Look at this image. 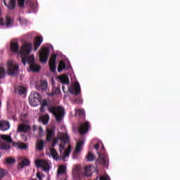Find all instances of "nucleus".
<instances>
[{"label":"nucleus","mask_w":180,"mask_h":180,"mask_svg":"<svg viewBox=\"0 0 180 180\" xmlns=\"http://www.w3.org/2000/svg\"><path fill=\"white\" fill-rule=\"evenodd\" d=\"M59 143V151L63 153V150H65V146L70 144V136L67 133L63 134L60 137L53 139L52 143V148L49 149L50 154L53 157V160H58V154H57V150L54 147Z\"/></svg>","instance_id":"f257e3e1"},{"label":"nucleus","mask_w":180,"mask_h":180,"mask_svg":"<svg viewBox=\"0 0 180 180\" xmlns=\"http://www.w3.org/2000/svg\"><path fill=\"white\" fill-rule=\"evenodd\" d=\"M33 48V45L30 42L24 43L22 46L18 54L20 55L22 58V63L24 65H26L27 63L30 65L32 64H34V56H30V53H32V49Z\"/></svg>","instance_id":"f03ea898"},{"label":"nucleus","mask_w":180,"mask_h":180,"mask_svg":"<svg viewBox=\"0 0 180 180\" xmlns=\"http://www.w3.org/2000/svg\"><path fill=\"white\" fill-rule=\"evenodd\" d=\"M48 110L49 113L53 115L57 122H60L61 119L64 117V115H65L64 107L61 105H50L48 107Z\"/></svg>","instance_id":"7ed1b4c3"},{"label":"nucleus","mask_w":180,"mask_h":180,"mask_svg":"<svg viewBox=\"0 0 180 180\" xmlns=\"http://www.w3.org/2000/svg\"><path fill=\"white\" fill-rule=\"evenodd\" d=\"M101 151V153H98V158L96 160V164L97 165L100 164L101 165H103V167L108 168V166L109 165V156L108 154L105 153V146H103V144H102Z\"/></svg>","instance_id":"20e7f679"},{"label":"nucleus","mask_w":180,"mask_h":180,"mask_svg":"<svg viewBox=\"0 0 180 180\" xmlns=\"http://www.w3.org/2000/svg\"><path fill=\"white\" fill-rule=\"evenodd\" d=\"M29 101L31 106H39L41 103V96L39 93L34 92L30 94Z\"/></svg>","instance_id":"39448f33"},{"label":"nucleus","mask_w":180,"mask_h":180,"mask_svg":"<svg viewBox=\"0 0 180 180\" xmlns=\"http://www.w3.org/2000/svg\"><path fill=\"white\" fill-rule=\"evenodd\" d=\"M50 56V49L47 47L41 48L39 50V61L44 64L47 63Z\"/></svg>","instance_id":"423d86ee"},{"label":"nucleus","mask_w":180,"mask_h":180,"mask_svg":"<svg viewBox=\"0 0 180 180\" xmlns=\"http://www.w3.org/2000/svg\"><path fill=\"white\" fill-rule=\"evenodd\" d=\"M8 75L15 77L19 74V66L14 65L12 62H8Z\"/></svg>","instance_id":"0eeeda50"},{"label":"nucleus","mask_w":180,"mask_h":180,"mask_svg":"<svg viewBox=\"0 0 180 180\" xmlns=\"http://www.w3.org/2000/svg\"><path fill=\"white\" fill-rule=\"evenodd\" d=\"M37 168H42L43 171H50V165L46 160L38 159L35 161Z\"/></svg>","instance_id":"6e6552de"},{"label":"nucleus","mask_w":180,"mask_h":180,"mask_svg":"<svg viewBox=\"0 0 180 180\" xmlns=\"http://www.w3.org/2000/svg\"><path fill=\"white\" fill-rule=\"evenodd\" d=\"M89 127H91L89 122L85 121L84 122L81 123L78 128L79 134L84 135L86 134V133H88V131H89Z\"/></svg>","instance_id":"1a4fd4ad"},{"label":"nucleus","mask_w":180,"mask_h":180,"mask_svg":"<svg viewBox=\"0 0 180 180\" xmlns=\"http://www.w3.org/2000/svg\"><path fill=\"white\" fill-rule=\"evenodd\" d=\"M49 67L51 72H56V70H57V55H51L49 59Z\"/></svg>","instance_id":"9d476101"},{"label":"nucleus","mask_w":180,"mask_h":180,"mask_svg":"<svg viewBox=\"0 0 180 180\" xmlns=\"http://www.w3.org/2000/svg\"><path fill=\"white\" fill-rule=\"evenodd\" d=\"M69 91L72 95L75 94L76 96L79 95V94H81V86L79 85V83L76 82L73 87L70 88Z\"/></svg>","instance_id":"9b49d317"},{"label":"nucleus","mask_w":180,"mask_h":180,"mask_svg":"<svg viewBox=\"0 0 180 180\" xmlns=\"http://www.w3.org/2000/svg\"><path fill=\"white\" fill-rule=\"evenodd\" d=\"M31 129L32 128L30 127L29 124L22 123L18 125L17 131L18 133H27L28 131H30V130H31Z\"/></svg>","instance_id":"f8f14e48"},{"label":"nucleus","mask_w":180,"mask_h":180,"mask_svg":"<svg viewBox=\"0 0 180 180\" xmlns=\"http://www.w3.org/2000/svg\"><path fill=\"white\" fill-rule=\"evenodd\" d=\"M41 43H43V37L38 36L34 39V51H37L40 46H41Z\"/></svg>","instance_id":"ddd939ff"},{"label":"nucleus","mask_w":180,"mask_h":180,"mask_svg":"<svg viewBox=\"0 0 180 180\" xmlns=\"http://www.w3.org/2000/svg\"><path fill=\"white\" fill-rule=\"evenodd\" d=\"M4 5L8 8V9H10L11 11H13L15 8L16 7V0H4Z\"/></svg>","instance_id":"4468645a"},{"label":"nucleus","mask_w":180,"mask_h":180,"mask_svg":"<svg viewBox=\"0 0 180 180\" xmlns=\"http://www.w3.org/2000/svg\"><path fill=\"white\" fill-rule=\"evenodd\" d=\"M11 127V124L8 121L1 120L0 121V130L2 131H6V130H9Z\"/></svg>","instance_id":"2eb2a0df"},{"label":"nucleus","mask_w":180,"mask_h":180,"mask_svg":"<svg viewBox=\"0 0 180 180\" xmlns=\"http://www.w3.org/2000/svg\"><path fill=\"white\" fill-rule=\"evenodd\" d=\"M56 136V131L53 129L49 128L46 129V141H51V139Z\"/></svg>","instance_id":"dca6fc26"},{"label":"nucleus","mask_w":180,"mask_h":180,"mask_svg":"<svg viewBox=\"0 0 180 180\" xmlns=\"http://www.w3.org/2000/svg\"><path fill=\"white\" fill-rule=\"evenodd\" d=\"M35 148L37 151H43L44 150V141L43 139L37 141Z\"/></svg>","instance_id":"f3484780"},{"label":"nucleus","mask_w":180,"mask_h":180,"mask_svg":"<svg viewBox=\"0 0 180 180\" xmlns=\"http://www.w3.org/2000/svg\"><path fill=\"white\" fill-rule=\"evenodd\" d=\"M83 147H84V141H80L77 142L76 144L75 150L74 151V155H75V154H79V153L82 151Z\"/></svg>","instance_id":"a211bd4d"},{"label":"nucleus","mask_w":180,"mask_h":180,"mask_svg":"<svg viewBox=\"0 0 180 180\" xmlns=\"http://www.w3.org/2000/svg\"><path fill=\"white\" fill-rule=\"evenodd\" d=\"M15 92L18 95H25L26 94V88L23 86H15Z\"/></svg>","instance_id":"6ab92c4d"},{"label":"nucleus","mask_w":180,"mask_h":180,"mask_svg":"<svg viewBox=\"0 0 180 180\" xmlns=\"http://www.w3.org/2000/svg\"><path fill=\"white\" fill-rule=\"evenodd\" d=\"M71 150H72L71 145L68 144V149L65 150V153L62 152L60 153L62 160L67 158V157H68V155H70V154L71 153Z\"/></svg>","instance_id":"aec40b11"},{"label":"nucleus","mask_w":180,"mask_h":180,"mask_svg":"<svg viewBox=\"0 0 180 180\" xmlns=\"http://www.w3.org/2000/svg\"><path fill=\"white\" fill-rule=\"evenodd\" d=\"M11 50L12 53H19V44H18V42H12L11 44Z\"/></svg>","instance_id":"412c9836"},{"label":"nucleus","mask_w":180,"mask_h":180,"mask_svg":"<svg viewBox=\"0 0 180 180\" xmlns=\"http://www.w3.org/2000/svg\"><path fill=\"white\" fill-rule=\"evenodd\" d=\"M30 68L31 71H33V72H39L41 69V67L37 64L33 63L30 65Z\"/></svg>","instance_id":"4be33fe9"},{"label":"nucleus","mask_w":180,"mask_h":180,"mask_svg":"<svg viewBox=\"0 0 180 180\" xmlns=\"http://www.w3.org/2000/svg\"><path fill=\"white\" fill-rule=\"evenodd\" d=\"M29 165H30V160L28 159H23L22 162L18 165V168H25V167Z\"/></svg>","instance_id":"5701e85b"},{"label":"nucleus","mask_w":180,"mask_h":180,"mask_svg":"<svg viewBox=\"0 0 180 180\" xmlns=\"http://www.w3.org/2000/svg\"><path fill=\"white\" fill-rule=\"evenodd\" d=\"M91 168H92V165H88L84 167V176H91Z\"/></svg>","instance_id":"b1692460"},{"label":"nucleus","mask_w":180,"mask_h":180,"mask_svg":"<svg viewBox=\"0 0 180 180\" xmlns=\"http://www.w3.org/2000/svg\"><path fill=\"white\" fill-rule=\"evenodd\" d=\"M66 67L67 66L65 65V62H64V60H61L60 62H59V64L58 66V72H61V71H63V70H65Z\"/></svg>","instance_id":"393cba45"},{"label":"nucleus","mask_w":180,"mask_h":180,"mask_svg":"<svg viewBox=\"0 0 180 180\" xmlns=\"http://www.w3.org/2000/svg\"><path fill=\"white\" fill-rule=\"evenodd\" d=\"M60 81L62 84H65V85L70 84V79H68V77L66 75L60 77Z\"/></svg>","instance_id":"a878e982"},{"label":"nucleus","mask_w":180,"mask_h":180,"mask_svg":"<svg viewBox=\"0 0 180 180\" xmlns=\"http://www.w3.org/2000/svg\"><path fill=\"white\" fill-rule=\"evenodd\" d=\"M9 148H11V145L5 142L0 143V150H9Z\"/></svg>","instance_id":"bb28decb"},{"label":"nucleus","mask_w":180,"mask_h":180,"mask_svg":"<svg viewBox=\"0 0 180 180\" xmlns=\"http://www.w3.org/2000/svg\"><path fill=\"white\" fill-rule=\"evenodd\" d=\"M66 168L67 167L64 165L59 166L58 169V175H61V174H65Z\"/></svg>","instance_id":"cd10ccee"},{"label":"nucleus","mask_w":180,"mask_h":180,"mask_svg":"<svg viewBox=\"0 0 180 180\" xmlns=\"http://www.w3.org/2000/svg\"><path fill=\"white\" fill-rule=\"evenodd\" d=\"M1 139L2 140H4V141H7V143H12V138L11 137V136L2 135Z\"/></svg>","instance_id":"c85d7f7f"},{"label":"nucleus","mask_w":180,"mask_h":180,"mask_svg":"<svg viewBox=\"0 0 180 180\" xmlns=\"http://www.w3.org/2000/svg\"><path fill=\"white\" fill-rule=\"evenodd\" d=\"M86 158L88 161H94L95 160V155L92 152H89Z\"/></svg>","instance_id":"c756f323"},{"label":"nucleus","mask_w":180,"mask_h":180,"mask_svg":"<svg viewBox=\"0 0 180 180\" xmlns=\"http://www.w3.org/2000/svg\"><path fill=\"white\" fill-rule=\"evenodd\" d=\"M5 78V68L0 67V79Z\"/></svg>","instance_id":"7c9ffc66"},{"label":"nucleus","mask_w":180,"mask_h":180,"mask_svg":"<svg viewBox=\"0 0 180 180\" xmlns=\"http://www.w3.org/2000/svg\"><path fill=\"white\" fill-rule=\"evenodd\" d=\"M12 23V18L9 15L6 16V26H9Z\"/></svg>","instance_id":"2f4dec72"},{"label":"nucleus","mask_w":180,"mask_h":180,"mask_svg":"<svg viewBox=\"0 0 180 180\" xmlns=\"http://www.w3.org/2000/svg\"><path fill=\"white\" fill-rule=\"evenodd\" d=\"M15 161V159L12 158H6V164H8V165L13 164Z\"/></svg>","instance_id":"473e14b6"},{"label":"nucleus","mask_w":180,"mask_h":180,"mask_svg":"<svg viewBox=\"0 0 180 180\" xmlns=\"http://www.w3.org/2000/svg\"><path fill=\"white\" fill-rule=\"evenodd\" d=\"M40 88L43 90L47 89V82L46 81H43L41 82Z\"/></svg>","instance_id":"72a5a7b5"},{"label":"nucleus","mask_w":180,"mask_h":180,"mask_svg":"<svg viewBox=\"0 0 180 180\" xmlns=\"http://www.w3.org/2000/svg\"><path fill=\"white\" fill-rule=\"evenodd\" d=\"M17 2L19 8H23L25 6V0H17Z\"/></svg>","instance_id":"f704fd0d"},{"label":"nucleus","mask_w":180,"mask_h":180,"mask_svg":"<svg viewBox=\"0 0 180 180\" xmlns=\"http://www.w3.org/2000/svg\"><path fill=\"white\" fill-rule=\"evenodd\" d=\"M60 92H61V90H60V88L58 87H56L53 90V95H60Z\"/></svg>","instance_id":"c9c22d12"},{"label":"nucleus","mask_w":180,"mask_h":180,"mask_svg":"<svg viewBox=\"0 0 180 180\" xmlns=\"http://www.w3.org/2000/svg\"><path fill=\"white\" fill-rule=\"evenodd\" d=\"M28 147L29 146H27V143H20L19 145V148H20L21 150H27Z\"/></svg>","instance_id":"e433bc0d"},{"label":"nucleus","mask_w":180,"mask_h":180,"mask_svg":"<svg viewBox=\"0 0 180 180\" xmlns=\"http://www.w3.org/2000/svg\"><path fill=\"white\" fill-rule=\"evenodd\" d=\"M77 115H79V116H84L85 115V111L84 110H77L76 112Z\"/></svg>","instance_id":"4c0bfd02"},{"label":"nucleus","mask_w":180,"mask_h":180,"mask_svg":"<svg viewBox=\"0 0 180 180\" xmlns=\"http://www.w3.org/2000/svg\"><path fill=\"white\" fill-rule=\"evenodd\" d=\"M37 177L38 178V179L42 180L43 178L44 177V174L40 173V172H37Z\"/></svg>","instance_id":"58836bf2"},{"label":"nucleus","mask_w":180,"mask_h":180,"mask_svg":"<svg viewBox=\"0 0 180 180\" xmlns=\"http://www.w3.org/2000/svg\"><path fill=\"white\" fill-rule=\"evenodd\" d=\"M75 102H76V103H79V105H81L82 103V98H81V97H79L78 98H75Z\"/></svg>","instance_id":"ea45409f"},{"label":"nucleus","mask_w":180,"mask_h":180,"mask_svg":"<svg viewBox=\"0 0 180 180\" xmlns=\"http://www.w3.org/2000/svg\"><path fill=\"white\" fill-rule=\"evenodd\" d=\"M49 105V103H47V100H44L42 103H41V105L42 106H47Z\"/></svg>","instance_id":"a19ab883"},{"label":"nucleus","mask_w":180,"mask_h":180,"mask_svg":"<svg viewBox=\"0 0 180 180\" xmlns=\"http://www.w3.org/2000/svg\"><path fill=\"white\" fill-rule=\"evenodd\" d=\"M22 140H23L24 141H27V136L22 134Z\"/></svg>","instance_id":"79ce46f5"},{"label":"nucleus","mask_w":180,"mask_h":180,"mask_svg":"<svg viewBox=\"0 0 180 180\" xmlns=\"http://www.w3.org/2000/svg\"><path fill=\"white\" fill-rule=\"evenodd\" d=\"M108 179H109V177L108 176H102L100 177V180H108Z\"/></svg>","instance_id":"37998d69"},{"label":"nucleus","mask_w":180,"mask_h":180,"mask_svg":"<svg viewBox=\"0 0 180 180\" xmlns=\"http://www.w3.org/2000/svg\"><path fill=\"white\" fill-rule=\"evenodd\" d=\"M0 25L1 26H5V22H4V18H1V20H0Z\"/></svg>","instance_id":"c03bdc74"},{"label":"nucleus","mask_w":180,"mask_h":180,"mask_svg":"<svg viewBox=\"0 0 180 180\" xmlns=\"http://www.w3.org/2000/svg\"><path fill=\"white\" fill-rule=\"evenodd\" d=\"M94 148L97 150H99V143H96L94 145Z\"/></svg>","instance_id":"a18cd8bd"},{"label":"nucleus","mask_w":180,"mask_h":180,"mask_svg":"<svg viewBox=\"0 0 180 180\" xmlns=\"http://www.w3.org/2000/svg\"><path fill=\"white\" fill-rule=\"evenodd\" d=\"M39 134H41V133H43V127H39Z\"/></svg>","instance_id":"49530a36"},{"label":"nucleus","mask_w":180,"mask_h":180,"mask_svg":"<svg viewBox=\"0 0 180 180\" xmlns=\"http://www.w3.org/2000/svg\"><path fill=\"white\" fill-rule=\"evenodd\" d=\"M40 110H41V112H44V110H45L44 106L41 105Z\"/></svg>","instance_id":"de8ad7c7"},{"label":"nucleus","mask_w":180,"mask_h":180,"mask_svg":"<svg viewBox=\"0 0 180 180\" xmlns=\"http://www.w3.org/2000/svg\"><path fill=\"white\" fill-rule=\"evenodd\" d=\"M43 123H44V124H47L49 123V121H48V120H46V121H43Z\"/></svg>","instance_id":"09e8293b"},{"label":"nucleus","mask_w":180,"mask_h":180,"mask_svg":"<svg viewBox=\"0 0 180 180\" xmlns=\"http://www.w3.org/2000/svg\"><path fill=\"white\" fill-rule=\"evenodd\" d=\"M33 129H34V130H37V128L36 127V125L33 126Z\"/></svg>","instance_id":"8fccbe9b"},{"label":"nucleus","mask_w":180,"mask_h":180,"mask_svg":"<svg viewBox=\"0 0 180 180\" xmlns=\"http://www.w3.org/2000/svg\"><path fill=\"white\" fill-rule=\"evenodd\" d=\"M1 105H2V103L0 101V108H1Z\"/></svg>","instance_id":"3c124183"},{"label":"nucleus","mask_w":180,"mask_h":180,"mask_svg":"<svg viewBox=\"0 0 180 180\" xmlns=\"http://www.w3.org/2000/svg\"><path fill=\"white\" fill-rule=\"evenodd\" d=\"M0 15H1V9H0Z\"/></svg>","instance_id":"603ef678"}]
</instances>
